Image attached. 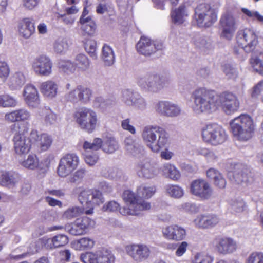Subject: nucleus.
Instances as JSON below:
<instances>
[{
  "mask_svg": "<svg viewBox=\"0 0 263 263\" xmlns=\"http://www.w3.org/2000/svg\"><path fill=\"white\" fill-rule=\"evenodd\" d=\"M79 163V158L76 154H65L60 160L57 169L58 175L62 177L67 176L76 169Z\"/></svg>",
  "mask_w": 263,
  "mask_h": 263,
  "instance_id": "nucleus-14",
  "label": "nucleus"
},
{
  "mask_svg": "<svg viewBox=\"0 0 263 263\" xmlns=\"http://www.w3.org/2000/svg\"><path fill=\"white\" fill-rule=\"evenodd\" d=\"M103 142L101 139L96 138L94 139L92 143L85 141L83 144V148L85 149H91L92 151H97L102 147Z\"/></svg>",
  "mask_w": 263,
  "mask_h": 263,
  "instance_id": "nucleus-56",
  "label": "nucleus"
},
{
  "mask_svg": "<svg viewBox=\"0 0 263 263\" xmlns=\"http://www.w3.org/2000/svg\"><path fill=\"white\" fill-rule=\"evenodd\" d=\"M217 109L220 107L223 111L230 115L239 108L240 102L237 96L229 91H224L217 95Z\"/></svg>",
  "mask_w": 263,
  "mask_h": 263,
  "instance_id": "nucleus-10",
  "label": "nucleus"
},
{
  "mask_svg": "<svg viewBox=\"0 0 263 263\" xmlns=\"http://www.w3.org/2000/svg\"><path fill=\"white\" fill-rule=\"evenodd\" d=\"M10 129L14 134L13 138V147L16 154L22 155L27 154L31 147L30 138L26 136L27 129L21 130L18 123H15L10 126Z\"/></svg>",
  "mask_w": 263,
  "mask_h": 263,
  "instance_id": "nucleus-7",
  "label": "nucleus"
},
{
  "mask_svg": "<svg viewBox=\"0 0 263 263\" xmlns=\"http://www.w3.org/2000/svg\"><path fill=\"white\" fill-rule=\"evenodd\" d=\"M178 208L180 210L191 213H195L199 211L198 207L195 204L190 202L182 203Z\"/></svg>",
  "mask_w": 263,
  "mask_h": 263,
  "instance_id": "nucleus-60",
  "label": "nucleus"
},
{
  "mask_svg": "<svg viewBox=\"0 0 263 263\" xmlns=\"http://www.w3.org/2000/svg\"><path fill=\"white\" fill-rule=\"evenodd\" d=\"M246 208V203L241 199L232 200L230 202L229 209L231 212L236 215L242 213Z\"/></svg>",
  "mask_w": 263,
  "mask_h": 263,
  "instance_id": "nucleus-40",
  "label": "nucleus"
},
{
  "mask_svg": "<svg viewBox=\"0 0 263 263\" xmlns=\"http://www.w3.org/2000/svg\"><path fill=\"white\" fill-rule=\"evenodd\" d=\"M123 198L125 202L129 204L128 207L119 209L120 213L123 215H138L141 211L151 208L149 202L138 199L131 191H125L123 194Z\"/></svg>",
  "mask_w": 263,
  "mask_h": 263,
  "instance_id": "nucleus-6",
  "label": "nucleus"
},
{
  "mask_svg": "<svg viewBox=\"0 0 263 263\" xmlns=\"http://www.w3.org/2000/svg\"><path fill=\"white\" fill-rule=\"evenodd\" d=\"M135 99L136 101L133 103L132 106L141 110H145L146 108L147 102L142 96L138 93Z\"/></svg>",
  "mask_w": 263,
  "mask_h": 263,
  "instance_id": "nucleus-58",
  "label": "nucleus"
},
{
  "mask_svg": "<svg viewBox=\"0 0 263 263\" xmlns=\"http://www.w3.org/2000/svg\"><path fill=\"white\" fill-rule=\"evenodd\" d=\"M191 108L196 114L211 113L217 110V94L204 88L194 90L191 95Z\"/></svg>",
  "mask_w": 263,
  "mask_h": 263,
  "instance_id": "nucleus-2",
  "label": "nucleus"
},
{
  "mask_svg": "<svg viewBox=\"0 0 263 263\" xmlns=\"http://www.w3.org/2000/svg\"><path fill=\"white\" fill-rule=\"evenodd\" d=\"M44 111L45 115L44 118L45 124L47 125L54 124L57 120V115L50 109L46 108L44 109Z\"/></svg>",
  "mask_w": 263,
  "mask_h": 263,
  "instance_id": "nucleus-57",
  "label": "nucleus"
},
{
  "mask_svg": "<svg viewBox=\"0 0 263 263\" xmlns=\"http://www.w3.org/2000/svg\"><path fill=\"white\" fill-rule=\"evenodd\" d=\"M17 103L16 100L13 97L9 95L3 96V107H14L16 105Z\"/></svg>",
  "mask_w": 263,
  "mask_h": 263,
  "instance_id": "nucleus-62",
  "label": "nucleus"
},
{
  "mask_svg": "<svg viewBox=\"0 0 263 263\" xmlns=\"http://www.w3.org/2000/svg\"><path fill=\"white\" fill-rule=\"evenodd\" d=\"M21 180V176L18 173L12 171L0 170V184L12 187L17 184Z\"/></svg>",
  "mask_w": 263,
  "mask_h": 263,
  "instance_id": "nucleus-28",
  "label": "nucleus"
},
{
  "mask_svg": "<svg viewBox=\"0 0 263 263\" xmlns=\"http://www.w3.org/2000/svg\"><path fill=\"white\" fill-rule=\"evenodd\" d=\"M142 138L147 147L154 153L159 152L170 144L169 134L164 128L157 125L145 126Z\"/></svg>",
  "mask_w": 263,
  "mask_h": 263,
  "instance_id": "nucleus-1",
  "label": "nucleus"
},
{
  "mask_svg": "<svg viewBox=\"0 0 263 263\" xmlns=\"http://www.w3.org/2000/svg\"><path fill=\"white\" fill-rule=\"evenodd\" d=\"M38 242L47 249L52 250L65 246L68 243L69 239L66 235L58 234L50 238L44 237L39 239Z\"/></svg>",
  "mask_w": 263,
  "mask_h": 263,
  "instance_id": "nucleus-26",
  "label": "nucleus"
},
{
  "mask_svg": "<svg viewBox=\"0 0 263 263\" xmlns=\"http://www.w3.org/2000/svg\"><path fill=\"white\" fill-rule=\"evenodd\" d=\"M137 192L139 197L149 198L155 194L156 188L154 186L142 184L138 187Z\"/></svg>",
  "mask_w": 263,
  "mask_h": 263,
  "instance_id": "nucleus-43",
  "label": "nucleus"
},
{
  "mask_svg": "<svg viewBox=\"0 0 263 263\" xmlns=\"http://www.w3.org/2000/svg\"><path fill=\"white\" fill-rule=\"evenodd\" d=\"M251 63L254 69L263 76V53H260L258 57L252 58Z\"/></svg>",
  "mask_w": 263,
  "mask_h": 263,
  "instance_id": "nucleus-55",
  "label": "nucleus"
},
{
  "mask_svg": "<svg viewBox=\"0 0 263 263\" xmlns=\"http://www.w3.org/2000/svg\"><path fill=\"white\" fill-rule=\"evenodd\" d=\"M222 71L228 79L235 80L238 77L237 69L230 64L223 65Z\"/></svg>",
  "mask_w": 263,
  "mask_h": 263,
  "instance_id": "nucleus-52",
  "label": "nucleus"
},
{
  "mask_svg": "<svg viewBox=\"0 0 263 263\" xmlns=\"http://www.w3.org/2000/svg\"><path fill=\"white\" fill-rule=\"evenodd\" d=\"M136 172L140 177L151 179L157 176L159 171L154 163L146 159L138 163L136 166Z\"/></svg>",
  "mask_w": 263,
  "mask_h": 263,
  "instance_id": "nucleus-23",
  "label": "nucleus"
},
{
  "mask_svg": "<svg viewBox=\"0 0 263 263\" xmlns=\"http://www.w3.org/2000/svg\"><path fill=\"white\" fill-rule=\"evenodd\" d=\"M102 59L106 66H111L115 62V56L112 48L106 44L102 50Z\"/></svg>",
  "mask_w": 263,
  "mask_h": 263,
  "instance_id": "nucleus-38",
  "label": "nucleus"
},
{
  "mask_svg": "<svg viewBox=\"0 0 263 263\" xmlns=\"http://www.w3.org/2000/svg\"><path fill=\"white\" fill-rule=\"evenodd\" d=\"M248 263H263V253L253 252L248 257Z\"/></svg>",
  "mask_w": 263,
  "mask_h": 263,
  "instance_id": "nucleus-63",
  "label": "nucleus"
},
{
  "mask_svg": "<svg viewBox=\"0 0 263 263\" xmlns=\"http://www.w3.org/2000/svg\"><path fill=\"white\" fill-rule=\"evenodd\" d=\"M84 212L83 208L73 206L68 208L63 214L64 219H71L79 216Z\"/></svg>",
  "mask_w": 263,
  "mask_h": 263,
  "instance_id": "nucleus-45",
  "label": "nucleus"
},
{
  "mask_svg": "<svg viewBox=\"0 0 263 263\" xmlns=\"http://www.w3.org/2000/svg\"><path fill=\"white\" fill-rule=\"evenodd\" d=\"M233 137L237 140L247 141L254 134L255 125L252 118L247 114H241L230 122Z\"/></svg>",
  "mask_w": 263,
  "mask_h": 263,
  "instance_id": "nucleus-3",
  "label": "nucleus"
},
{
  "mask_svg": "<svg viewBox=\"0 0 263 263\" xmlns=\"http://www.w3.org/2000/svg\"><path fill=\"white\" fill-rule=\"evenodd\" d=\"M42 95L48 99L55 98L58 93V85L52 80H47L42 82L40 86Z\"/></svg>",
  "mask_w": 263,
  "mask_h": 263,
  "instance_id": "nucleus-32",
  "label": "nucleus"
},
{
  "mask_svg": "<svg viewBox=\"0 0 263 263\" xmlns=\"http://www.w3.org/2000/svg\"><path fill=\"white\" fill-rule=\"evenodd\" d=\"M31 118V113L27 109L20 108L8 112L5 115V120L9 122L28 121Z\"/></svg>",
  "mask_w": 263,
  "mask_h": 263,
  "instance_id": "nucleus-30",
  "label": "nucleus"
},
{
  "mask_svg": "<svg viewBox=\"0 0 263 263\" xmlns=\"http://www.w3.org/2000/svg\"><path fill=\"white\" fill-rule=\"evenodd\" d=\"M163 237L167 240L180 241L186 236V230L178 224H172L162 229Z\"/></svg>",
  "mask_w": 263,
  "mask_h": 263,
  "instance_id": "nucleus-22",
  "label": "nucleus"
},
{
  "mask_svg": "<svg viewBox=\"0 0 263 263\" xmlns=\"http://www.w3.org/2000/svg\"><path fill=\"white\" fill-rule=\"evenodd\" d=\"M78 199L82 205L91 208L85 211V214L87 215L93 213V206L100 205L104 202L102 193L98 190H83L80 193Z\"/></svg>",
  "mask_w": 263,
  "mask_h": 263,
  "instance_id": "nucleus-11",
  "label": "nucleus"
},
{
  "mask_svg": "<svg viewBox=\"0 0 263 263\" xmlns=\"http://www.w3.org/2000/svg\"><path fill=\"white\" fill-rule=\"evenodd\" d=\"M189 244L186 241H182L181 243H177L175 255L177 257L183 256L186 252Z\"/></svg>",
  "mask_w": 263,
  "mask_h": 263,
  "instance_id": "nucleus-64",
  "label": "nucleus"
},
{
  "mask_svg": "<svg viewBox=\"0 0 263 263\" xmlns=\"http://www.w3.org/2000/svg\"><path fill=\"white\" fill-rule=\"evenodd\" d=\"M195 18L199 26L209 27L216 21L217 17L214 9L210 5L201 4L195 9Z\"/></svg>",
  "mask_w": 263,
  "mask_h": 263,
  "instance_id": "nucleus-9",
  "label": "nucleus"
},
{
  "mask_svg": "<svg viewBox=\"0 0 263 263\" xmlns=\"http://www.w3.org/2000/svg\"><path fill=\"white\" fill-rule=\"evenodd\" d=\"M57 19L61 21L66 25L69 26H71L75 21V18L74 16L66 13L63 14H58Z\"/></svg>",
  "mask_w": 263,
  "mask_h": 263,
  "instance_id": "nucleus-61",
  "label": "nucleus"
},
{
  "mask_svg": "<svg viewBox=\"0 0 263 263\" xmlns=\"http://www.w3.org/2000/svg\"><path fill=\"white\" fill-rule=\"evenodd\" d=\"M219 24L221 29L220 37L228 40H231L237 29L235 17L231 14L225 13L221 16Z\"/></svg>",
  "mask_w": 263,
  "mask_h": 263,
  "instance_id": "nucleus-17",
  "label": "nucleus"
},
{
  "mask_svg": "<svg viewBox=\"0 0 263 263\" xmlns=\"http://www.w3.org/2000/svg\"><path fill=\"white\" fill-rule=\"evenodd\" d=\"M74 64L75 68H78L80 71H85L89 68L90 62L86 55L79 54L75 58Z\"/></svg>",
  "mask_w": 263,
  "mask_h": 263,
  "instance_id": "nucleus-39",
  "label": "nucleus"
},
{
  "mask_svg": "<svg viewBox=\"0 0 263 263\" xmlns=\"http://www.w3.org/2000/svg\"><path fill=\"white\" fill-rule=\"evenodd\" d=\"M156 112L160 116L174 118L179 116L181 108L179 105L168 101H159L155 104Z\"/></svg>",
  "mask_w": 263,
  "mask_h": 263,
  "instance_id": "nucleus-21",
  "label": "nucleus"
},
{
  "mask_svg": "<svg viewBox=\"0 0 263 263\" xmlns=\"http://www.w3.org/2000/svg\"><path fill=\"white\" fill-rule=\"evenodd\" d=\"M30 138L35 142L41 152L47 151L51 146L53 139L51 136L46 133L39 134L36 130H32L30 133Z\"/></svg>",
  "mask_w": 263,
  "mask_h": 263,
  "instance_id": "nucleus-25",
  "label": "nucleus"
},
{
  "mask_svg": "<svg viewBox=\"0 0 263 263\" xmlns=\"http://www.w3.org/2000/svg\"><path fill=\"white\" fill-rule=\"evenodd\" d=\"M23 96L25 103L29 108H35L39 107V93L35 86L32 84L26 85L23 90Z\"/></svg>",
  "mask_w": 263,
  "mask_h": 263,
  "instance_id": "nucleus-24",
  "label": "nucleus"
},
{
  "mask_svg": "<svg viewBox=\"0 0 263 263\" xmlns=\"http://www.w3.org/2000/svg\"><path fill=\"white\" fill-rule=\"evenodd\" d=\"M39 161L37 156L34 154L28 156L27 158L21 162V165L26 168L34 170L39 166Z\"/></svg>",
  "mask_w": 263,
  "mask_h": 263,
  "instance_id": "nucleus-46",
  "label": "nucleus"
},
{
  "mask_svg": "<svg viewBox=\"0 0 263 263\" xmlns=\"http://www.w3.org/2000/svg\"><path fill=\"white\" fill-rule=\"evenodd\" d=\"M95 221L91 218L84 216L77 218L70 224L65 226V230L70 234L78 236L86 234L88 230L94 227Z\"/></svg>",
  "mask_w": 263,
  "mask_h": 263,
  "instance_id": "nucleus-15",
  "label": "nucleus"
},
{
  "mask_svg": "<svg viewBox=\"0 0 263 263\" xmlns=\"http://www.w3.org/2000/svg\"><path fill=\"white\" fill-rule=\"evenodd\" d=\"M191 193L203 200L210 199L213 194V189L205 180L197 179L193 181L190 185Z\"/></svg>",
  "mask_w": 263,
  "mask_h": 263,
  "instance_id": "nucleus-20",
  "label": "nucleus"
},
{
  "mask_svg": "<svg viewBox=\"0 0 263 263\" xmlns=\"http://www.w3.org/2000/svg\"><path fill=\"white\" fill-rule=\"evenodd\" d=\"M126 254L136 262H141L147 260L150 256L151 250L145 244H130L125 247Z\"/></svg>",
  "mask_w": 263,
  "mask_h": 263,
  "instance_id": "nucleus-16",
  "label": "nucleus"
},
{
  "mask_svg": "<svg viewBox=\"0 0 263 263\" xmlns=\"http://www.w3.org/2000/svg\"><path fill=\"white\" fill-rule=\"evenodd\" d=\"M65 98L67 101L73 103H81L79 85L66 93L65 95Z\"/></svg>",
  "mask_w": 263,
  "mask_h": 263,
  "instance_id": "nucleus-48",
  "label": "nucleus"
},
{
  "mask_svg": "<svg viewBox=\"0 0 263 263\" xmlns=\"http://www.w3.org/2000/svg\"><path fill=\"white\" fill-rule=\"evenodd\" d=\"M32 68L36 75L48 77L52 73V62L48 57L41 55L34 59Z\"/></svg>",
  "mask_w": 263,
  "mask_h": 263,
  "instance_id": "nucleus-19",
  "label": "nucleus"
},
{
  "mask_svg": "<svg viewBox=\"0 0 263 263\" xmlns=\"http://www.w3.org/2000/svg\"><path fill=\"white\" fill-rule=\"evenodd\" d=\"M138 52L145 56H148L155 53L157 50L163 48V44L160 41H153L151 39L141 36L136 45Z\"/></svg>",
  "mask_w": 263,
  "mask_h": 263,
  "instance_id": "nucleus-18",
  "label": "nucleus"
},
{
  "mask_svg": "<svg viewBox=\"0 0 263 263\" xmlns=\"http://www.w3.org/2000/svg\"><path fill=\"white\" fill-rule=\"evenodd\" d=\"M84 44L86 51L91 57L96 59L97 55L96 54L97 44L96 41L91 39H85L84 41Z\"/></svg>",
  "mask_w": 263,
  "mask_h": 263,
  "instance_id": "nucleus-51",
  "label": "nucleus"
},
{
  "mask_svg": "<svg viewBox=\"0 0 263 263\" xmlns=\"http://www.w3.org/2000/svg\"><path fill=\"white\" fill-rule=\"evenodd\" d=\"M207 177L213 181L215 186L219 189H224L227 182L223 175L217 170L211 168L206 171Z\"/></svg>",
  "mask_w": 263,
  "mask_h": 263,
  "instance_id": "nucleus-36",
  "label": "nucleus"
},
{
  "mask_svg": "<svg viewBox=\"0 0 263 263\" xmlns=\"http://www.w3.org/2000/svg\"><path fill=\"white\" fill-rule=\"evenodd\" d=\"M138 93L134 92L129 89H126L122 91V100L128 106H132L133 103L136 101Z\"/></svg>",
  "mask_w": 263,
  "mask_h": 263,
  "instance_id": "nucleus-53",
  "label": "nucleus"
},
{
  "mask_svg": "<svg viewBox=\"0 0 263 263\" xmlns=\"http://www.w3.org/2000/svg\"><path fill=\"white\" fill-rule=\"evenodd\" d=\"M162 171L164 175L173 180H177L180 178V174L179 171L171 164H164L162 167Z\"/></svg>",
  "mask_w": 263,
  "mask_h": 263,
  "instance_id": "nucleus-42",
  "label": "nucleus"
},
{
  "mask_svg": "<svg viewBox=\"0 0 263 263\" xmlns=\"http://www.w3.org/2000/svg\"><path fill=\"white\" fill-rule=\"evenodd\" d=\"M73 119L79 128L88 133H92L99 125L97 112L87 107L77 109L73 114Z\"/></svg>",
  "mask_w": 263,
  "mask_h": 263,
  "instance_id": "nucleus-4",
  "label": "nucleus"
},
{
  "mask_svg": "<svg viewBox=\"0 0 263 263\" xmlns=\"http://www.w3.org/2000/svg\"><path fill=\"white\" fill-rule=\"evenodd\" d=\"M80 258L83 263H115V261L114 255L105 249L83 253Z\"/></svg>",
  "mask_w": 263,
  "mask_h": 263,
  "instance_id": "nucleus-12",
  "label": "nucleus"
},
{
  "mask_svg": "<svg viewBox=\"0 0 263 263\" xmlns=\"http://www.w3.org/2000/svg\"><path fill=\"white\" fill-rule=\"evenodd\" d=\"M137 83L142 90L150 93H158L166 84L164 78L157 74L145 73L137 77Z\"/></svg>",
  "mask_w": 263,
  "mask_h": 263,
  "instance_id": "nucleus-5",
  "label": "nucleus"
},
{
  "mask_svg": "<svg viewBox=\"0 0 263 263\" xmlns=\"http://www.w3.org/2000/svg\"><path fill=\"white\" fill-rule=\"evenodd\" d=\"M247 168L241 164L235 165L233 178L238 184L247 183L249 181Z\"/></svg>",
  "mask_w": 263,
  "mask_h": 263,
  "instance_id": "nucleus-35",
  "label": "nucleus"
},
{
  "mask_svg": "<svg viewBox=\"0 0 263 263\" xmlns=\"http://www.w3.org/2000/svg\"><path fill=\"white\" fill-rule=\"evenodd\" d=\"M166 191L171 197L175 198H180L184 195L183 189L177 185H167Z\"/></svg>",
  "mask_w": 263,
  "mask_h": 263,
  "instance_id": "nucleus-47",
  "label": "nucleus"
},
{
  "mask_svg": "<svg viewBox=\"0 0 263 263\" xmlns=\"http://www.w3.org/2000/svg\"><path fill=\"white\" fill-rule=\"evenodd\" d=\"M202 136L203 140L213 145H217L224 142L227 135L225 130L216 124H208L203 128Z\"/></svg>",
  "mask_w": 263,
  "mask_h": 263,
  "instance_id": "nucleus-8",
  "label": "nucleus"
},
{
  "mask_svg": "<svg viewBox=\"0 0 263 263\" xmlns=\"http://www.w3.org/2000/svg\"><path fill=\"white\" fill-rule=\"evenodd\" d=\"M79 88L81 103L83 104L88 103L92 96V90L86 86L81 85H79Z\"/></svg>",
  "mask_w": 263,
  "mask_h": 263,
  "instance_id": "nucleus-50",
  "label": "nucleus"
},
{
  "mask_svg": "<svg viewBox=\"0 0 263 263\" xmlns=\"http://www.w3.org/2000/svg\"><path fill=\"white\" fill-rule=\"evenodd\" d=\"M25 82L24 73L17 71L13 74L9 81V87L11 89L15 90L21 88Z\"/></svg>",
  "mask_w": 263,
  "mask_h": 263,
  "instance_id": "nucleus-37",
  "label": "nucleus"
},
{
  "mask_svg": "<svg viewBox=\"0 0 263 263\" xmlns=\"http://www.w3.org/2000/svg\"><path fill=\"white\" fill-rule=\"evenodd\" d=\"M189 16V12L186 7L180 5L178 8L174 9L171 12V18L173 23L177 25L183 24Z\"/></svg>",
  "mask_w": 263,
  "mask_h": 263,
  "instance_id": "nucleus-34",
  "label": "nucleus"
},
{
  "mask_svg": "<svg viewBox=\"0 0 263 263\" xmlns=\"http://www.w3.org/2000/svg\"><path fill=\"white\" fill-rule=\"evenodd\" d=\"M236 41L238 45L247 53L252 52L258 44V39L255 33L248 28L237 32Z\"/></svg>",
  "mask_w": 263,
  "mask_h": 263,
  "instance_id": "nucleus-13",
  "label": "nucleus"
},
{
  "mask_svg": "<svg viewBox=\"0 0 263 263\" xmlns=\"http://www.w3.org/2000/svg\"><path fill=\"white\" fill-rule=\"evenodd\" d=\"M95 245L94 240L89 237H85L78 240L74 243V247L77 250H89L92 248Z\"/></svg>",
  "mask_w": 263,
  "mask_h": 263,
  "instance_id": "nucleus-41",
  "label": "nucleus"
},
{
  "mask_svg": "<svg viewBox=\"0 0 263 263\" xmlns=\"http://www.w3.org/2000/svg\"><path fill=\"white\" fill-rule=\"evenodd\" d=\"M70 45L71 43L67 36H60L53 43V50L57 54H65L69 50Z\"/></svg>",
  "mask_w": 263,
  "mask_h": 263,
  "instance_id": "nucleus-33",
  "label": "nucleus"
},
{
  "mask_svg": "<svg viewBox=\"0 0 263 263\" xmlns=\"http://www.w3.org/2000/svg\"><path fill=\"white\" fill-rule=\"evenodd\" d=\"M80 24L82 25L81 30L83 36L91 35L94 33L96 25L91 18L86 20L83 23Z\"/></svg>",
  "mask_w": 263,
  "mask_h": 263,
  "instance_id": "nucleus-44",
  "label": "nucleus"
},
{
  "mask_svg": "<svg viewBox=\"0 0 263 263\" xmlns=\"http://www.w3.org/2000/svg\"><path fill=\"white\" fill-rule=\"evenodd\" d=\"M59 68L63 72L69 73L75 70L74 64L70 60H61L58 63Z\"/></svg>",
  "mask_w": 263,
  "mask_h": 263,
  "instance_id": "nucleus-54",
  "label": "nucleus"
},
{
  "mask_svg": "<svg viewBox=\"0 0 263 263\" xmlns=\"http://www.w3.org/2000/svg\"><path fill=\"white\" fill-rule=\"evenodd\" d=\"M212 260L210 257L202 253H198L196 254L192 260V263H211Z\"/></svg>",
  "mask_w": 263,
  "mask_h": 263,
  "instance_id": "nucleus-59",
  "label": "nucleus"
},
{
  "mask_svg": "<svg viewBox=\"0 0 263 263\" xmlns=\"http://www.w3.org/2000/svg\"><path fill=\"white\" fill-rule=\"evenodd\" d=\"M219 222L218 217L213 214L199 215L194 220L196 227L203 229L214 227Z\"/></svg>",
  "mask_w": 263,
  "mask_h": 263,
  "instance_id": "nucleus-29",
  "label": "nucleus"
},
{
  "mask_svg": "<svg viewBox=\"0 0 263 263\" xmlns=\"http://www.w3.org/2000/svg\"><path fill=\"white\" fill-rule=\"evenodd\" d=\"M118 147V142L113 138H108L102 145L103 151L109 154L114 153Z\"/></svg>",
  "mask_w": 263,
  "mask_h": 263,
  "instance_id": "nucleus-49",
  "label": "nucleus"
},
{
  "mask_svg": "<svg viewBox=\"0 0 263 263\" xmlns=\"http://www.w3.org/2000/svg\"><path fill=\"white\" fill-rule=\"evenodd\" d=\"M18 31L22 37L28 39L35 31L34 23L30 18H24L20 20L18 23Z\"/></svg>",
  "mask_w": 263,
  "mask_h": 263,
  "instance_id": "nucleus-31",
  "label": "nucleus"
},
{
  "mask_svg": "<svg viewBox=\"0 0 263 263\" xmlns=\"http://www.w3.org/2000/svg\"><path fill=\"white\" fill-rule=\"evenodd\" d=\"M236 242L230 237H222L220 238L216 246L218 253L222 255L230 254L237 249Z\"/></svg>",
  "mask_w": 263,
  "mask_h": 263,
  "instance_id": "nucleus-27",
  "label": "nucleus"
}]
</instances>
